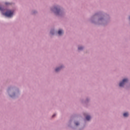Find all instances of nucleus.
<instances>
[{"label": "nucleus", "instance_id": "f257e3e1", "mask_svg": "<svg viewBox=\"0 0 130 130\" xmlns=\"http://www.w3.org/2000/svg\"><path fill=\"white\" fill-rule=\"evenodd\" d=\"M14 14V12L11 10L8 11L7 12L5 13H4L3 15L6 16V17H8V18H11Z\"/></svg>", "mask_w": 130, "mask_h": 130}, {"label": "nucleus", "instance_id": "f03ea898", "mask_svg": "<svg viewBox=\"0 0 130 130\" xmlns=\"http://www.w3.org/2000/svg\"><path fill=\"white\" fill-rule=\"evenodd\" d=\"M127 79H123L122 81L119 84V87H123L124 84H125V83H127Z\"/></svg>", "mask_w": 130, "mask_h": 130}, {"label": "nucleus", "instance_id": "7ed1b4c3", "mask_svg": "<svg viewBox=\"0 0 130 130\" xmlns=\"http://www.w3.org/2000/svg\"><path fill=\"white\" fill-rule=\"evenodd\" d=\"M53 11H54V13H55V14L57 15L59 14V12H60V10H59V9H58L57 7H54Z\"/></svg>", "mask_w": 130, "mask_h": 130}, {"label": "nucleus", "instance_id": "20e7f679", "mask_svg": "<svg viewBox=\"0 0 130 130\" xmlns=\"http://www.w3.org/2000/svg\"><path fill=\"white\" fill-rule=\"evenodd\" d=\"M63 33V31H62V30L61 29L59 30L58 31V35H61V34H62Z\"/></svg>", "mask_w": 130, "mask_h": 130}, {"label": "nucleus", "instance_id": "39448f33", "mask_svg": "<svg viewBox=\"0 0 130 130\" xmlns=\"http://www.w3.org/2000/svg\"><path fill=\"white\" fill-rule=\"evenodd\" d=\"M123 116H124V117H127V116H128V113H124L123 114Z\"/></svg>", "mask_w": 130, "mask_h": 130}, {"label": "nucleus", "instance_id": "423d86ee", "mask_svg": "<svg viewBox=\"0 0 130 130\" xmlns=\"http://www.w3.org/2000/svg\"><path fill=\"white\" fill-rule=\"evenodd\" d=\"M86 120H90L91 119V117L90 116H87L86 117Z\"/></svg>", "mask_w": 130, "mask_h": 130}, {"label": "nucleus", "instance_id": "0eeeda50", "mask_svg": "<svg viewBox=\"0 0 130 130\" xmlns=\"http://www.w3.org/2000/svg\"><path fill=\"white\" fill-rule=\"evenodd\" d=\"M59 71H60V68H56L55 69L56 72H59Z\"/></svg>", "mask_w": 130, "mask_h": 130}, {"label": "nucleus", "instance_id": "6e6552de", "mask_svg": "<svg viewBox=\"0 0 130 130\" xmlns=\"http://www.w3.org/2000/svg\"><path fill=\"white\" fill-rule=\"evenodd\" d=\"M78 49L79 50H82V49H83V47H79Z\"/></svg>", "mask_w": 130, "mask_h": 130}, {"label": "nucleus", "instance_id": "1a4fd4ad", "mask_svg": "<svg viewBox=\"0 0 130 130\" xmlns=\"http://www.w3.org/2000/svg\"><path fill=\"white\" fill-rule=\"evenodd\" d=\"M75 124L76 125H79V122H75Z\"/></svg>", "mask_w": 130, "mask_h": 130}, {"label": "nucleus", "instance_id": "9d476101", "mask_svg": "<svg viewBox=\"0 0 130 130\" xmlns=\"http://www.w3.org/2000/svg\"><path fill=\"white\" fill-rule=\"evenodd\" d=\"M0 11H3V8H2V7H0Z\"/></svg>", "mask_w": 130, "mask_h": 130}, {"label": "nucleus", "instance_id": "9b49d317", "mask_svg": "<svg viewBox=\"0 0 130 130\" xmlns=\"http://www.w3.org/2000/svg\"><path fill=\"white\" fill-rule=\"evenodd\" d=\"M54 116H55V114H54V115H53L52 117H54Z\"/></svg>", "mask_w": 130, "mask_h": 130}, {"label": "nucleus", "instance_id": "f8f14e48", "mask_svg": "<svg viewBox=\"0 0 130 130\" xmlns=\"http://www.w3.org/2000/svg\"><path fill=\"white\" fill-rule=\"evenodd\" d=\"M6 5H9V3H5Z\"/></svg>", "mask_w": 130, "mask_h": 130}, {"label": "nucleus", "instance_id": "ddd939ff", "mask_svg": "<svg viewBox=\"0 0 130 130\" xmlns=\"http://www.w3.org/2000/svg\"><path fill=\"white\" fill-rule=\"evenodd\" d=\"M51 34H52V31H51Z\"/></svg>", "mask_w": 130, "mask_h": 130}]
</instances>
